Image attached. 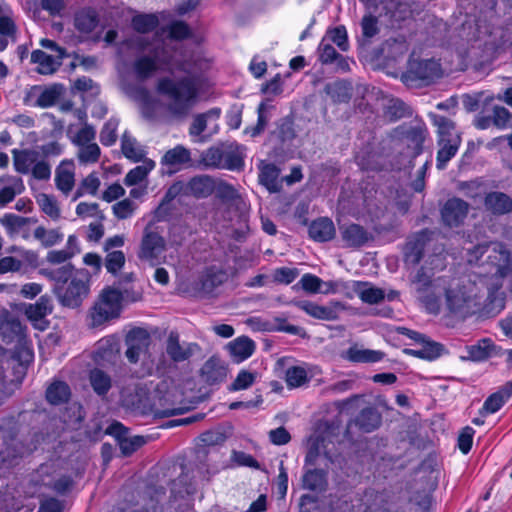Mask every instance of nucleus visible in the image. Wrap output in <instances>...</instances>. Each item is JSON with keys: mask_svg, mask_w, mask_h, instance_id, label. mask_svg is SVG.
Here are the masks:
<instances>
[{"mask_svg": "<svg viewBox=\"0 0 512 512\" xmlns=\"http://www.w3.org/2000/svg\"><path fill=\"white\" fill-rule=\"evenodd\" d=\"M157 92L170 99L169 112L176 117H185L196 104L199 90L194 77L184 76L177 80L162 77L157 82Z\"/></svg>", "mask_w": 512, "mask_h": 512, "instance_id": "obj_1", "label": "nucleus"}, {"mask_svg": "<svg viewBox=\"0 0 512 512\" xmlns=\"http://www.w3.org/2000/svg\"><path fill=\"white\" fill-rule=\"evenodd\" d=\"M429 117L437 127L439 150L436 166L439 170H442L457 153L461 137L451 119L435 113H430Z\"/></svg>", "mask_w": 512, "mask_h": 512, "instance_id": "obj_2", "label": "nucleus"}, {"mask_svg": "<svg viewBox=\"0 0 512 512\" xmlns=\"http://www.w3.org/2000/svg\"><path fill=\"white\" fill-rule=\"evenodd\" d=\"M294 120L290 116L280 118L275 123V129L269 134V157L275 161H285L294 153L293 141L296 138Z\"/></svg>", "mask_w": 512, "mask_h": 512, "instance_id": "obj_3", "label": "nucleus"}, {"mask_svg": "<svg viewBox=\"0 0 512 512\" xmlns=\"http://www.w3.org/2000/svg\"><path fill=\"white\" fill-rule=\"evenodd\" d=\"M59 303L68 308H78L89 294V272L81 269L64 286L52 289Z\"/></svg>", "mask_w": 512, "mask_h": 512, "instance_id": "obj_4", "label": "nucleus"}, {"mask_svg": "<svg viewBox=\"0 0 512 512\" xmlns=\"http://www.w3.org/2000/svg\"><path fill=\"white\" fill-rule=\"evenodd\" d=\"M441 76V65L434 59H410L402 79L409 86H428Z\"/></svg>", "mask_w": 512, "mask_h": 512, "instance_id": "obj_5", "label": "nucleus"}, {"mask_svg": "<svg viewBox=\"0 0 512 512\" xmlns=\"http://www.w3.org/2000/svg\"><path fill=\"white\" fill-rule=\"evenodd\" d=\"M122 300L121 291L110 287L104 289L92 309L93 326H100L111 319L118 318L122 309Z\"/></svg>", "mask_w": 512, "mask_h": 512, "instance_id": "obj_6", "label": "nucleus"}, {"mask_svg": "<svg viewBox=\"0 0 512 512\" xmlns=\"http://www.w3.org/2000/svg\"><path fill=\"white\" fill-rule=\"evenodd\" d=\"M382 423L380 412L373 406L363 408L353 419L347 423L345 437L353 439L357 433H371L378 429Z\"/></svg>", "mask_w": 512, "mask_h": 512, "instance_id": "obj_7", "label": "nucleus"}, {"mask_svg": "<svg viewBox=\"0 0 512 512\" xmlns=\"http://www.w3.org/2000/svg\"><path fill=\"white\" fill-rule=\"evenodd\" d=\"M431 235L432 232L425 228L407 239L403 248L404 262L407 266H416L421 262Z\"/></svg>", "mask_w": 512, "mask_h": 512, "instance_id": "obj_8", "label": "nucleus"}, {"mask_svg": "<svg viewBox=\"0 0 512 512\" xmlns=\"http://www.w3.org/2000/svg\"><path fill=\"white\" fill-rule=\"evenodd\" d=\"M151 343V336L149 332L141 327H135L131 329L126 337L125 344L127 350L125 355L130 363H137L140 359V355L148 350Z\"/></svg>", "mask_w": 512, "mask_h": 512, "instance_id": "obj_9", "label": "nucleus"}, {"mask_svg": "<svg viewBox=\"0 0 512 512\" xmlns=\"http://www.w3.org/2000/svg\"><path fill=\"white\" fill-rule=\"evenodd\" d=\"M165 249V239L159 233L150 231L146 228L144 230L140 250L138 252L139 259L150 261L155 265L159 256L165 251Z\"/></svg>", "mask_w": 512, "mask_h": 512, "instance_id": "obj_10", "label": "nucleus"}, {"mask_svg": "<svg viewBox=\"0 0 512 512\" xmlns=\"http://www.w3.org/2000/svg\"><path fill=\"white\" fill-rule=\"evenodd\" d=\"M469 211V204L461 198L448 199L441 208V219L445 226L454 228L464 223Z\"/></svg>", "mask_w": 512, "mask_h": 512, "instance_id": "obj_11", "label": "nucleus"}, {"mask_svg": "<svg viewBox=\"0 0 512 512\" xmlns=\"http://www.w3.org/2000/svg\"><path fill=\"white\" fill-rule=\"evenodd\" d=\"M301 477V487L304 490L322 494L328 489V470L305 466Z\"/></svg>", "mask_w": 512, "mask_h": 512, "instance_id": "obj_12", "label": "nucleus"}, {"mask_svg": "<svg viewBox=\"0 0 512 512\" xmlns=\"http://www.w3.org/2000/svg\"><path fill=\"white\" fill-rule=\"evenodd\" d=\"M198 350H200V347L197 343L181 345L179 334L175 331L170 332L166 342V353L173 362L179 363L189 360Z\"/></svg>", "mask_w": 512, "mask_h": 512, "instance_id": "obj_13", "label": "nucleus"}, {"mask_svg": "<svg viewBox=\"0 0 512 512\" xmlns=\"http://www.w3.org/2000/svg\"><path fill=\"white\" fill-rule=\"evenodd\" d=\"M228 374V365L217 356H211L202 366L200 376L209 386L223 383Z\"/></svg>", "mask_w": 512, "mask_h": 512, "instance_id": "obj_14", "label": "nucleus"}, {"mask_svg": "<svg viewBox=\"0 0 512 512\" xmlns=\"http://www.w3.org/2000/svg\"><path fill=\"white\" fill-rule=\"evenodd\" d=\"M53 302L49 295H42L35 303L24 304V314L27 319L40 329H45L43 326H38V322H44L46 316L53 312Z\"/></svg>", "mask_w": 512, "mask_h": 512, "instance_id": "obj_15", "label": "nucleus"}, {"mask_svg": "<svg viewBox=\"0 0 512 512\" xmlns=\"http://www.w3.org/2000/svg\"><path fill=\"white\" fill-rule=\"evenodd\" d=\"M483 205L494 216H503L512 212V197L501 191H490L485 194Z\"/></svg>", "mask_w": 512, "mask_h": 512, "instance_id": "obj_16", "label": "nucleus"}, {"mask_svg": "<svg viewBox=\"0 0 512 512\" xmlns=\"http://www.w3.org/2000/svg\"><path fill=\"white\" fill-rule=\"evenodd\" d=\"M288 304L298 307L318 320L333 321L338 318L336 306H322L308 300H292Z\"/></svg>", "mask_w": 512, "mask_h": 512, "instance_id": "obj_17", "label": "nucleus"}, {"mask_svg": "<svg viewBox=\"0 0 512 512\" xmlns=\"http://www.w3.org/2000/svg\"><path fill=\"white\" fill-rule=\"evenodd\" d=\"M185 184L187 196L196 199L208 198L215 190V179L206 174L196 175Z\"/></svg>", "mask_w": 512, "mask_h": 512, "instance_id": "obj_18", "label": "nucleus"}, {"mask_svg": "<svg viewBox=\"0 0 512 512\" xmlns=\"http://www.w3.org/2000/svg\"><path fill=\"white\" fill-rule=\"evenodd\" d=\"M340 232L348 247L360 248L374 239L370 232L356 223L340 227Z\"/></svg>", "mask_w": 512, "mask_h": 512, "instance_id": "obj_19", "label": "nucleus"}, {"mask_svg": "<svg viewBox=\"0 0 512 512\" xmlns=\"http://www.w3.org/2000/svg\"><path fill=\"white\" fill-rule=\"evenodd\" d=\"M444 291L446 307L452 314L460 313L471 300V296L466 291V287L459 283L455 286L450 285L449 287H445Z\"/></svg>", "mask_w": 512, "mask_h": 512, "instance_id": "obj_20", "label": "nucleus"}, {"mask_svg": "<svg viewBox=\"0 0 512 512\" xmlns=\"http://www.w3.org/2000/svg\"><path fill=\"white\" fill-rule=\"evenodd\" d=\"M309 237L319 243L332 240L336 230L333 221L328 217H320L311 222L308 227Z\"/></svg>", "mask_w": 512, "mask_h": 512, "instance_id": "obj_21", "label": "nucleus"}, {"mask_svg": "<svg viewBox=\"0 0 512 512\" xmlns=\"http://www.w3.org/2000/svg\"><path fill=\"white\" fill-rule=\"evenodd\" d=\"M230 357L234 363L248 359L255 351V342L248 336H240L227 344Z\"/></svg>", "mask_w": 512, "mask_h": 512, "instance_id": "obj_22", "label": "nucleus"}, {"mask_svg": "<svg viewBox=\"0 0 512 512\" xmlns=\"http://www.w3.org/2000/svg\"><path fill=\"white\" fill-rule=\"evenodd\" d=\"M495 350L490 338H483L473 345L466 346L467 355L460 356L462 361L483 362L488 360Z\"/></svg>", "mask_w": 512, "mask_h": 512, "instance_id": "obj_23", "label": "nucleus"}, {"mask_svg": "<svg viewBox=\"0 0 512 512\" xmlns=\"http://www.w3.org/2000/svg\"><path fill=\"white\" fill-rule=\"evenodd\" d=\"M512 396V381L506 382L498 391L492 393L484 401L480 410L482 415L493 414L501 409V407Z\"/></svg>", "mask_w": 512, "mask_h": 512, "instance_id": "obj_24", "label": "nucleus"}, {"mask_svg": "<svg viewBox=\"0 0 512 512\" xmlns=\"http://www.w3.org/2000/svg\"><path fill=\"white\" fill-rule=\"evenodd\" d=\"M259 183L270 193L280 192L282 186L278 181L280 169L273 163H261L259 165Z\"/></svg>", "mask_w": 512, "mask_h": 512, "instance_id": "obj_25", "label": "nucleus"}, {"mask_svg": "<svg viewBox=\"0 0 512 512\" xmlns=\"http://www.w3.org/2000/svg\"><path fill=\"white\" fill-rule=\"evenodd\" d=\"M158 56L154 57L143 55L138 57L133 63V71L138 81L144 82L151 78L158 70Z\"/></svg>", "mask_w": 512, "mask_h": 512, "instance_id": "obj_26", "label": "nucleus"}, {"mask_svg": "<svg viewBox=\"0 0 512 512\" xmlns=\"http://www.w3.org/2000/svg\"><path fill=\"white\" fill-rule=\"evenodd\" d=\"M99 17L93 8H83L75 13L74 26L77 31L89 34L98 26Z\"/></svg>", "mask_w": 512, "mask_h": 512, "instance_id": "obj_27", "label": "nucleus"}, {"mask_svg": "<svg viewBox=\"0 0 512 512\" xmlns=\"http://www.w3.org/2000/svg\"><path fill=\"white\" fill-rule=\"evenodd\" d=\"M385 357V353L379 350L360 348L357 345L351 346L345 358L353 363H376Z\"/></svg>", "mask_w": 512, "mask_h": 512, "instance_id": "obj_28", "label": "nucleus"}, {"mask_svg": "<svg viewBox=\"0 0 512 512\" xmlns=\"http://www.w3.org/2000/svg\"><path fill=\"white\" fill-rule=\"evenodd\" d=\"M61 61L62 60L58 58L55 59L53 56L40 49L34 50L31 53V62L38 64L36 71L41 75H51L55 73L61 66Z\"/></svg>", "mask_w": 512, "mask_h": 512, "instance_id": "obj_29", "label": "nucleus"}, {"mask_svg": "<svg viewBox=\"0 0 512 512\" xmlns=\"http://www.w3.org/2000/svg\"><path fill=\"white\" fill-rule=\"evenodd\" d=\"M223 159L224 151L220 147L212 146L201 153L197 163L190 166L199 169H219L222 167Z\"/></svg>", "mask_w": 512, "mask_h": 512, "instance_id": "obj_30", "label": "nucleus"}, {"mask_svg": "<svg viewBox=\"0 0 512 512\" xmlns=\"http://www.w3.org/2000/svg\"><path fill=\"white\" fill-rule=\"evenodd\" d=\"M162 165L181 167L184 165L194 164L191 159V152L183 145H177L174 148L168 150L162 157Z\"/></svg>", "mask_w": 512, "mask_h": 512, "instance_id": "obj_31", "label": "nucleus"}, {"mask_svg": "<svg viewBox=\"0 0 512 512\" xmlns=\"http://www.w3.org/2000/svg\"><path fill=\"white\" fill-rule=\"evenodd\" d=\"M73 272L74 266L71 263L55 269L42 268L39 271L41 275L54 282L53 288L64 287L74 277Z\"/></svg>", "mask_w": 512, "mask_h": 512, "instance_id": "obj_32", "label": "nucleus"}, {"mask_svg": "<svg viewBox=\"0 0 512 512\" xmlns=\"http://www.w3.org/2000/svg\"><path fill=\"white\" fill-rule=\"evenodd\" d=\"M426 134L427 130L423 125L412 126L405 131L404 138L408 143V148L412 150V158L422 154Z\"/></svg>", "mask_w": 512, "mask_h": 512, "instance_id": "obj_33", "label": "nucleus"}, {"mask_svg": "<svg viewBox=\"0 0 512 512\" xmlns=\"http://www.w3.org/2000/svg\"><path fill=\"white\" fill-rule=\"evenodd\" d=\"M71 389L64 381H54L46 390V400L52 405H61L69 401Z\"/></svg>", "mask_w": 512, "mask_h": 512, "instance_id": "obj_34", "label": "nucleus"}, {"mask_svg": "<svg viewBox=\"0 0 512 512\" xmlns=\"http://www.w3.org/2000/svg\"><path fill=\"white\" fill-rule=\"evenodd\" d=\"M14 168L18 173L27 174L30 171V165L34 164L38 157L39 152L36 150H18L12 151Z\"/></svg>", "mask_w": 512, "mask_h": 512, "instance_id": "obj_35", "label": "nucleus"}, {"mask_svg": "<svg viewBox=\"0 0 512 512\" xmlns=\"http://www.w3.org/2000/svg\"><path fill=\"white\" fill-rule=\"evenodd\" d=\"M324 90L335 103H347L352 96L351 84L345 81H335L333 83H328L326 84Z\"/></svg>", "mask_w": 512, "mask_h": 512, "instance_id": "obj_36", "label": "nucleus"}, {"mask_svg": "<svg viewBox=\"0 0 512 512\" xmlns=\"http://www.w3.org/2000/svg\"><path fill=\"white\" fill-rule=\"evenodd\" d=\"M439 281H441V279L433 281L432 274H430L424 267H420L411 279V283L414 286L416 296L418 294H423L432 288L439 287Z\"/></svg>", "mask_w": 512, "mask_h": 512, "instance_id": "obj_37", "label": "nucleus"}, {"mask_svg": "<svg viewBox=\"0 0 512 512\" xmlns=\"http://www.w3.org/2000/svg\"><path fill=\"white\" fill-rule=\"evenodd\" d=\"M89 380L94 392L98 396H105L111 389V378L101 369L95 368L91 370Z\"/></svg>", "mask_w": 512, "mask_h": 512, "instance_id": "obj_38", "label": "nucleus"}, {"mask_svg": "<svg viewBox=\"0 0 512 512\" xmlns=\"http://www.w3.org/2000/svg\"><path fill=\"white\" fill-rule=\"evenodd\" d=\"M143 164L131 169L124 178L126 186H134L142 182L149 172L155 167V162L151 159H143Z\"/></svg>", "mask_w": 512, "mask_h": 512, "instance_id": "obj_39", "label": "nucleus"}, {"mask_svg": "<svg viewBox=\"0 0 512 512\" xmlns=\"http://www.w3.org/2000/svg\"><path fill=\"white\" fill-rule=\"evenodd\" d=\"M137 141L128 131H125L121 137V150L124 156L133 162H140L145 158V151L136 148Z\"/></svg>", "mask_w": 512, "mask_h": 512, "instance_id": "obj_40", "label": "nucleus"}, {"mask_svg": "<svg viewBox=\"0 0 512 512\" xmlns=\"http://www.w3.org/2000/svg\"><path fill=\"white\" fill-rule=\"evenodd\" d=\"M65 92L63 84L55 83L46 87L38 96L36 105L41 108L53 106Z\"/></svg>", "mask_w": 512, "mask_h": 512, "instance_id": "obj_41", "label": "nucleus"}, {"mask_svg": "<svg viewBox=\"0 0 512 512\" xmlns=\"http://www.w3.org/2000/svg\"><path fill=\"white\" fill-rule=\"evenodd\" d=\"M65 164L66 163L63 161L56 168L55 184L57 189H59L63 194L67 195L73 189L75 179L74 172L69 168H65Z\"/></svg>", "mask_w": 512, "mask_h": 512, "instance_id": "obj_42", "label": "nucleus"}, {"mask_svg": "<svg viewBox=\"0 0 512 512\" xmlns=\"http://www.w3.org/2000/svg\"><path fill=\"white\" fill-rule=\"evenodd\" d=\"M132 28L141 34L150 33L159 25V19L155 14H138L131 20Z\"/></svg>", "mask_w": 512, "mask_h": 512, "instance_id": "obj_43", "label": "nucleus"}, {"mask_svg": "<svg viewBox=\"0 0 512 512\" xmlns=\"http://www.w3.org/2000/svg\"><path fill=\"white\" fill-rule=\"evenodd\" d=\"M506 303V295L498 289L490 290L485 301L484 311L489 316L498 315L504 308Z\"/></svg>", "mask_w": 512, "mask_h": 512, "instance_id": "obj_44", "label": "nucleus"}, {"mask_svg": "<svg viewBox=\"0 0 512 512\" xmlns=\"http://www.w3.org/2000/svg\"><path fill=\"white\" fill-rule=\"evenodd\" d=\"M31 218L22 217L13 213H6L1 219V224L5 227L9 236H14L25 225L30 223Z\"/></svg>", "mask_w": 512, "mask_h": 512, "instance_id": "obj_45", "label": "nucleus"}, {"mask_svg": "<svg viewBox=\"0 0 512 512\" xmlns=\"http://www.w3.org/2000/svg\"><path fill=\"white\" fill-rule=\"evenodd\" d=\"M214 193L216 198L223 203H231L240 198L238 190L224 180L215 181Z\"/></svg>", "mask_w": 512, "mask_h": 512, "instance_id": "obj_46", "label": "nucleus"}, {"mask_svg": "<svg viewBox=\"0 0 512 512\" xmlns=\"http://www.w3.org/2000/svg\"><path fill=\"white\" fill-rule=\"evenodd\" d=\"M366 285L367 283L364 282H356L357 288H355V291L364 303L377 304L384 299V291L380 288L369 287L359 289V287H364Z\"/></svg>", "mask_w": 512, "mask_h": 512, "instance_id": "obj_47", "label": "nucleus"}, {"mask_svg": "<svg viewBox=\"0 0 512 512\" xmlns=\"http://www.w3.org/2000/svg\"><path fill=\"white\" fill-rule=\"evenodd\" d=\"M360 25L362 29L361 41L364 43H370V40L380 32L378 18L371 13L363 16Z\"/></svg>", "mask_w": 512, "mask_h": 512, "instance_id": "obj_48", "label": "nucleus"}, {"mask_svg": "<svg viewBox=\"0 0 512 512\" xmlns=\"http://www.w3.org/2000/svg\"><path fill=\"white\" fill-rule=\"evenodd\" d=\"M227 438L228 434L221 426L205 431L200 435V441L204 446L207 447L222 445L227 440Z\"/></svg>", "mask_w": 512, "mask_h": 512, "instance_id": "obj_49", "label": "nucleus"}, {"mask_svg": "<svg viewBox=\"0 0 512 512\" xmlns=\"http://www.w3.org/2000/svg\"><path fill=\"white\" fill-rule=\"evenodd\" d=\"M119 119L111 117L102 127L100 131V142L104 146H112L117 140V128Z\"/></svg>", "mask_w": 512, "mask_h": 512, "instance_id": "obj_50", "label": "nucleus"}, {"mask_svg": "<svg viewBox=\"0 0 512 512\" xmlns=\"http://www.w3.org/2000/svg\"><path fill=\"white\" fill-rule=\"evenodd\" d=\"M324 444V437L321 435L311 436L308 440V449L305 455V466H315L320 456L321 447Z\"/></svg>", "mask_w": 512, "mask_h": 512, "instance_id": "obj_51", "label": "nucleus"}, {"mask_svg": "<svg viewBox=\"0 0 512 512\" xmlns=\"http://www.w3.org/2000/svg\"><path fill=\"white\" fill-rule=\"evenodd\" d=\"M307 371L300 366H292L286 370V383L289 388H297L309 382Z\"/></svg>", "mask_w": 512, "mask_h": 512, "instance_id": "obj_52", "label": "nucleus"}, {"mask_svg": "<svg viewBox=\"0 0 512 512\" xmlns=\"http://www.w3.org/2000/svg\"><path fill=\"white\" fill-rule=\"evenodd\" d=\"M420 345L423 352V359L425 360H435L447 352L443 344L430 340L427 336Z\"/></svg>", "mask_w": 512, "mask_h": 512, "instance_id": "obj_53", "label": "nucleus"}, {"mask_svg": "<svg viewBox=\"0 0 512 512\" xmlns=\"http://www.w3.org/2000/svg\"><path fill=\"white\" fill-rule=\"evenodd\" d=\"M257 372H250L242 369L235 380L228 386L230 392L248 389L256 380Z\"/></svg>", "mask_w": 512, "mask_h": 512, "instance_id": "obj_54", "label": "nucleus"}, {"mask_svg": "<svg viewBox=\"0 0 512 512\" xmlns=\"http://www.w3.org/2000/svg\"><path fill=\"white\" fill-rule=\"evenodd\" d=\"M390 18L394 22H402L412 17L413 11L409 3L405 1L391 2Z\"/></svg>", "mask_w": 512, "mask_h": 512, "instance_id": "obj_55", "label": "nucleus"}, {"mask_svg": "<svg viewBox=\"0 0 512 512\" xmlns=\"http://www.w3.org/2000/svg\"><path fill=\"white\" fill-rule=\"evenodd\" d=\"M416 297L429 313L438 314L440 312L441 300L436 293V288H432L423 294H418Z\"/></svg>", "mask_w": 512, "mask_h": 512, "instance_id": "obj_56", "label": "nucleus"}, {"mask_svg": "<svg viewBox=\"0 0 512 512\" xmlns=\"http://www.w3.org/2000/svg\"><path fill=\"white\" fill-rule=\"evenodd\" d=\"M493 125L500 130L507 129L511 126L512 112L507 108L495 105L492 108Z\"/></svg>", "mask_w": 512, "mask_h": 512, "instance_id": "obj_57", "label": "nucleus"}, {"mask_svg": "<svg viewBox=\"0 0 512 512\" xmlns=\"http://www.w3.org/2000/svg\"><path fill=\"white\" fill-rule=\"evenodd\" d=\"M37 202L41 207V210L53 220L60 218V209L53 196L42 193L37 197Z\"/></svg>", "mask_w": 512, "mask_h": 512, "instance_id": "obj_58", "label": "nucleus"}, {"mask_svg": "<svg viewBox=\"0 0 512 512\" xmlns=\"http://www.w3.org/2000/svg\"><path fill=\"white\" fill-rule=\"evenodd\" d=\"M146 443V439L143 436H133L129 437L128 435L120 440L118 443L119 448L123 456H130L140 447H142Z\"/></svg>", "mask_w": 512, "mask_h": 512, "instance_id": "obj_59", "label": "nucleus"}, {"mask_svg": "<svg viewBox=\"0 0 512 512\" xmlns=\"http://www.w3.org/2000/svg\"><path fill=\"white\" fill-rule=\"evenodd\" d=\"M322 284L323 281L319 277L310 273H306L301 277L300 281L297 284H295L292 288L294 290H297L300 285L304 291L311 294H315L321 291Z\"/></svg>", "mask_w": 512, "mask_h": 512, "instance_id": "obj_60", "label": "nucleus"}, {"mask_svg": "<svg viewBox=\"0 0 512 512\" xmlns=\"http://www.w3.org/2000/svg\"><path fill=\"white\" fill-rule=\"evenodd\" d=\"M124 264L125 255L120 250L109 252L105 258V267L107 271L113 275H116Z\"/></svg>", "mask_w": 512, "mask_h": 512, "instance_id": "obj_61", "label": "nucleus"}, {"mask_svg": "<svg viewBox=\"0 0 512 512\" xmlns=\"http://www.w3.org/2000/svg\"><path fill=\"white\" fill-rule=\"evenodd\" d=\"M328 35L333 43H335L340 50L347 51L349 48L348 35L345 26L339 25L328 31Z\"/></svg>", "mask_w": 512, "mask_h": 512, "instance_id": "obj_62", "label": "nucleus"}, {"mask_svg": "<svg viewBox=\"0 0 512 512\" xmlns=\"http://www.w3.org/2000/svg\"><path fill=\"white\" fill-rule=\"evenodd\" d=\"M100 154L99 146L96 143H89L80 149L78 159L81 163H96Z\"/></svg>", "mask_w": 512, "mask_h": 512, "instance_id": "obj_63", "label": "nucleus"}, {"mask_svg": "<svg viewBox=\"0 0 512 512\" xmlns=\"http://www.w3.org/2000/svg\"><path fill=\"white\" fill-rule=\"evenodd\" d=\"M191 30L184 21H174L169 26V37L173 40H184L189 38Z\"/></svg>", "mask_w": 512, "mask_h": 512, "instance_id": "obj_64", "label": "nucleus"}]
</instances>
